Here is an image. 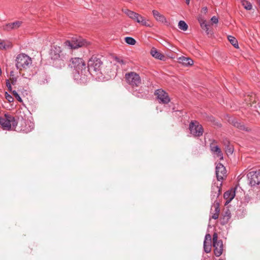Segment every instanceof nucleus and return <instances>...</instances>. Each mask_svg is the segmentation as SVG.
<instances>
[{
    "label": "nucleus",
    "mask_w": 260,
    "mask_h": 260,
    "mask_svg": "<svg viewBox=\"0 0 260 260\" xmlns=\"http://www.w3.org/2000/svg\"><path fill=\"white\" fill-rule=\"evenodd\" d=\"M69 66L73 68L75 72L73 77L75 80L79 83H85L87 81L86 64L82 58L79 57L72 58Z\"/></svg>",
    "instance_id": "f257e3e1"
},
{
    "label": "nucleus",
    "mask_w": 260,
    "mask_h": 260,
    "mask_svg": "<svg viewBox=\"0 0 260 260\" xmlns=\"http://www.w3.org/2000/svg\"><path fill=\"white\" fill-rule=\"evenodd\" d=\"M15 60L16 67L19 70L28 68L32 63L31 58L24 53L18 54Z\"/></svg>",
    "instance_id": "f03ea898"
},
{
    "label": "nucleus",
    "mask_w": 260,
    "mask_h": 260,
    "mask_svg": "<svg viewBox=\"0 0 260 260\" xmlns=\"http://www.w3.org/2000/svg\"><path fill=\"white\" fill-rule=\"evenodd\" d=\"M66 46L71 49H77L78 48L87 46L89 43L80 37H73L71 41H67L64 43Z\"/></svg>",
    "instance_id": "7ed1b4c3"
},
{
    "label": "nucleus",
    "mask_w": 260,
    "mask_h": 260,
    "mask_svg": "<svg viewBox=\"0 0 260 260\" xmlns=\"http://www.w3.org/2000/svg\"><path fill=\"white\" fill-rule=\"evenodd\" d=\"M122 12L133 21L144 26H149L148 22L141 15L127 9H123Z\"/></svg>",
    "instance_id": "20e7f679"
},
{
    "label": "nucleus",
    "mask_w": 260,
    "mask_h": 260,
    "mask_svg": "<svg viewBox=\"0 0 260 260\" xmlns=\"http://www.w3.org/2000/svg\"><path fill=\"white\" fill-rule=\"evenodd\" d=\"M103 62L101 60L95 56L91 57L88 62V70H87V74H91L92 72H100Z\"/></svg>",
    "instance_id": "39448f33"
},
{
    "label": "nucleus",
    "mask_w": 260,
    "mask_h": 260,
    "mask_svg": "<svg viewBox=\"0 0 260 260\" xmlns=\"http://www.w3.org/2000/svg\"><path fill=\"white\" fill-rule=\"evenodd\" d=\"M17 121L14 117L11 115L5 114L4 117L1 118L0 124L2 126L4 129L10 130L13 128H15L17 125Z\"/></svg>",
    "instance_id": "423d86ee"
},
{
    "label": "nucleus",
    "mask_w": 260,
    "mask_h": 260,
    "mask_svg": "<svg viewBox=\"0 0 260 260\" xmlns=\"http://www.w3.org/2000/svg\"><path fill=\"white\" fill-rule=\"evenodd\" d=\"M190 134L194 137H200L203 135L204 129L201 124L196 120L191 121L189 125Z\"/></svg>",
    "instance_id": "0eeeda50"
},
{
    "label": "nucleus",
    "mask_w": 260,
    "mask_h": 260,
    "mask_svg": "<svg viewBox=\"0 0 260 260\" xmlns=\"http://www.w3.org/2000/svg\"><path fill=\"white\" fill-rule=\"evenodd\" d=\"M125 78L126 82L133 87H138L141 83V79L139 75L135 72L126 73Z\"/></svg>",
    "instance_id": "6e6552de"
},
{
    "label": "nucleus",
    "mask_w": 260,
    "mask_h": 260,
    "mask_svg": "<svg viewBox=\"0 0 260 260\" xmlns=\"http://www.w3.org/2000/svg\"><path fill=\"white\" fill-rule=\"evenodd\" d=\"M213 246L216 256H220L223 252V243L221 240L218 239L217 234L214 233L213 235Z\"/></svg>",
    "instance_id": "1a4fd4ad"
},
{
    "label": "nucleus",
    "mask_w": 260,
    "mask_h": 260,
    "mask_svg": "<svg viewBox=\"0 0 260 260\" xmlns=\"http://www.w3.org/2000/svg\"><path fill=\"white\" fill-rule=\"evenodd\" d=\"M154 94L160 103L166 104L170 101L168 94L162 89H159L156 90Z\"/></svg>",
    "instance_id": "9d476101"
},
{
    "label": "nucleus",
    "mask_w": 260,
    "mask_h": 260,
    "mask_svg": "<svg viewBox=\"0 0 260 260\" xmlns=\"http://www.w3.org/2000/svg\"><path fill=\"white\" fill-rule=\"evenodd\" d=\"M249 183L251 186L260 184V172L252 171L247 174Z\"/></svg>",
    "instance_id": "9b49d317"
},
{
    "label": "nucleus",
    "mask_w": 260,
    "mask_h": 260,
    "mask_svg": "<svg viewBox=\"0 0 260 260\" xmlns=\"http://www.w3.org/2000/svg\"><path fill=\"white\" fill-rule=\"evenodd\" d=\"M216 175L218 181H222L226 176V171L224 166L219 162L216 166Z\"/></svg>",
    "instance_id": "f8f14e48"
},
{
    "label": "nucleus",
    "mask_w": 260,
    "mask_h": 260,
    "mask_svg": "<svg viewBox=\"0 0 260 260\" xmlns=\"http://www.w3.org/2000/svg\"><path fill=\"white\" fill-rule=\"evenodd\" d=\"M216 143L215 140H213V142L210 145V148L211 152L216 157L219 158V159L222 160L223 158V154L221 152V149L217 145H214V143Z\"/></svg>",
    "instance_id": "ddd939ff"
},
{
    "label": "nucleus",
    "mask_w": 260,
    "mask_h": 260,
    "mask_svg": "<svg viewBox=\"0 0 260 260\" xmlns=\"http://www.w3.org/2000/svg\"><path fill=\"white\" fill-rule=\"evenodd\" d=\"M221 183H220L219 185L214 183L212 185L211 197V200L213 201H214L215 200H217V198L220 195V186L221 185Z\"/></svg>",
    "instance_id": "4468645a"
},
{
    "label": "nucleus",
    "mask_w": 260,
    "mask_h": 260,
    "mask_svg": "<svg viewBox=\"0 0 260 260\" xmlns=\"http://www.w3.org/2000/svg\"><path fill=\"white\" fill-rule=\"evenodd\" d=\"M22 22L21 21H16L15 22L6 24L3 25V30L6 31L15 30L18 29L21 25Z\"/></svg>",
    "instance_id": "2eb2a0df"
},
{
    "label": "nucleus",
    "mask_w": 260,
    "mask_h": 260,
    "mask_svg": "<svg viewBox=\"0 0 260 260\" xmlns=\"http://www.w3.org/2000/svg\"><path fill=\"white\" fill-rule=\"evenodd\" d=\"M219 202L217 201V200H215L214 201V203L211 208L212 218L214 219H217L219 217Z\"/></svg>",
    "instance_id": "dca6fc26"
},
{
    "label": "nucleus",
    "mask_w": 260,
    "mask_h": 260,
    "mask_svg": "<svg viewBox=\"0 0 260 260\" xmlns=\"http://www.w3.org/2000/svg\"><path fill=\"white\" fill-rule=\"evenodd\" d=\"M61 52L60 48L58 46H54L50 51V57L52 60H57L60 58Z\"/></svg>",
    "instance_id": "f3484780"
},
{
    "label": "nucleus",
    "mask_w": 260,
    "mask_h": 260,
    "mask_svg": "<svg viewBox=\"0 0 260 260\" xmlns=\"http://www.w3.org/2000/svg\"><path fill=\"white\" fill-rule=\"evenodd\" d=\"M20 122L21 125H23V123L25 124L24 127L22 126V128L21 129V131L25 133L31 132L34 128V123L30 121H24L23 120H21Z\"/></svg>",
    "instance_id": "a211bd4d"
},
{
    "label": "nucleus",
    "mask_w": 260,
    "mask_h": 260,
    "mask_svg": "<svg viewBox=\"0 0 260 260\" xmlns=\"http://www.w3.org/2000/svg\"><path fill=\"white\" fill-rule=\"evenodd\" d=\"M152 14L153 15V17L155 19V20L159 22H161L162 23L168 24L169 23L168 21H167L166 18L164 15L160 14L158 11L157 10H153L152 11Z\"/></svg>",
    "instance_id": "6ab92c4d"
},
{
    "label": "nucleus",
    "mask_w": 260,
    "mask_h": 260,
    "mask_svg": "<svg viewBox=\"0 0 260 260\" xmlns=\"http://www.w3.org/2000/svg\"><path fill=\"white\" fill-rule=\"evenodd\" d=\"M178 60L179 63L186 67L191 66L193 63V60L189 57L181 56L178 58Z\"/></svg>",
    "instance_id": "aec40b11"
},
{
    "label": "nucleus",
    "mask_w": 260,
    "mask_h": 260,
    "mask_svg": "<svg viewBox=\"0 0 260 260\" xmlns=\"http://www.w3.org/2000/svg\"><path fill=\"white\" fill-rule=\"evenodd\" d=\"M150 54L153 57L161 60H164L165 58V56L154 47L151 49Z\"/></svg>",
    "instance_id": "412c9836"
},
{
    "label": "nucleus",
    "mask_w": 260,
    "mask_h": 260,
    "mask_svg": "<svg viewBox=\"0 0 260 260\" xmlns=\"http://www.w3.org/2000/svg\"><path fill=\"white\" fill-rule=\"evenodd\" d=\"M198 19L202 29L204 30L207 31L209 29V27L208 22L206 20H205L202 16H199Z\"/></svg>",
    "instance_id": "4be33fe9"
},
{
    "label": "nucleus",
    "mask_w": 260,
    "mask_h": 260,
    "mask_svg": "<svg viewBox=\"0 0 260 260\" xmlns=\"http://www.w3.org/2000/svg\"><path fill=\"white\" fill-rule=\"evenodd\" d=\"M235 192L233 190H229L226 191L224 193V198L226 200L228 203L230 202L235 197Z\"/></svg>",
    "instance_id": "5701e85b"
},
{
    "label": "nucleus",
    "mask_w": 260,
    "mask_h": 260,
    "mask_svg": "<svg viewBox=\"0 0 260 260\" xmlns=\"http://www.w3.org/2000/svg\"><path fill=\"white\" fill-rule=\"evenodd\" d=\"M228 39L229 42L231 43V44L235 48H239L238 43L237 40L236 39L235 37L230 35V36H228Z\"/></svg>",
    "instance_id": "b1692460"
},
{
    "label": "nucleus",
    "mask_w": 260,
    "mask_h": 260,
    "mask_svg": "<svg viewBox=\"0 0 260 260\" xmlns=\"http://www.w3.org/2000/svg\"><path fill=\"white\" fill-rule=\"evenodd\" d=\"M232 123L235 127H237L240 129L247 131L243 124H241L240 122L237 120H236L235 119L232 121Z\"/></svg>",
    "instance_id": "393cba45"
},
{
    "label": "nucleus",
    "mask_w": 260,
    "mask_h": 260,
    "mask_svg": "<svg viewBox=\"0 0 260 260\" xmlns=\"http://www.w3.org/2000/svg\"><path fill=\"white\" fill-rule=\"evenodd\" d=\"M11 47V44L9 42H0V49L6 50Z\"/></svg>",
    "instance_id": "a878e982"
},
{
    "label": "nucleus",
    "mask_w": 260,
    "mask_h": 260,
    "mask_svg": "<svg viewBox=\"0 0 260 260\" xmlns=\"http://www.w3.org/2000/svg\"><path fill=\"white\" fill-rule=\"evenodd\" d=\"M178 27L183 31H186L188 29V25L183 20H180L178 23Z\"/></svg>",
    "instance_id": "bb28decb"
},
{
    "label": "nucleus",
    "mask_w": 260,
    "mask_h": 260,
    "mask_svg": "<svg viewBox=\"0 0 260 260\" xmlns=\"http://www.w3.org/2000/svg\"><path fill=\"white\" fill-rule=\"evenodd\" d=\"M124 40L125 42L128 45H134L136 43V40L132 37H126L124 38Z\"/></svg>",
    "instance_id": "cd10ccee"
},
{
    "label": "nucleus",
    "mask_w": 260,
    "mask_h": 260,
    "mask_svg": "<svg viewBox=\"0 0 260 260\" xmlns=\"http://www.w3.org/2000/svg\"><path fill=\"white\" fill-rule=\"evenodd\" d=\"M204 250L206 253H209L211 250V243L204 242Z\"/></svg>",
    "instance_id": "c85d7f7f"
},
{
    "label": "nucleus",
    "mask_w": 260,
    "mask_h": 260,
    "mask_svg": "<svg viewBox=\"0 0 260 260\" xmlns=\"http://www.w3.org/2000/svg\"><path fill=\"white\" fill-rule=\"evenodd\" d=\"M242 4L244 8L247 10H250L252 9L251 3L246 0L242 1Z\"/></svg>",
    "instance_id": "c756f323"
},
{
    "label": "nucleus",
    "mask_w": 260,
    "mask_h": 260,
    "mask_svg": "<svg viewBox=\"0 0 260 260\" xmlns=\"http://www.w3.org/2000/svg\"><path fill=\"white\" fill-rule=\"evenodd\" d=\"M5 96L6 99L9 102H13L14 101L13 97L10 94H9L7 92H5Z\"/></svg>",
    "instance_id": "7c9ffc66"
},
{
    "label": "nucleus",
    "mask_w": 260,
    "mask_h": 260,
    "mask_svg": "<svg viewBox=\"0 0 260 260\" xmlns=\"http://www.w3.org/2000/svg\"><path fill=\"white\" fill-rule=\"evenodd\" d=\"M15 98L20 103L22 102V100L19 94L17 93L16 90H13L11 91Z\"/></svg>",
    "instance_id": "2f4dec72"
},
{
    "label": "nucleus",
    "mask_w": 260,
    "mask_h": 260,
    "mask_svg": "<svg viewBox=\"0 0 260 260\" xmlns=\"http://www.w3.org/2000/svg\"><path fill=\"white\" fill-rule=\"evenodd\" d=\"M114 60L116 61L117 62L120 63V64H125L126 62L124 61L122 58L121 57H119L117 56H115L114 58Z\"/></svg>",
    "instance_id": "473e14b6"
},
{
    "label": "nucleus",
    "mask_w": 260,
    "mask_h": 260,
    "mask_svg": "<svg viewBox=\"0 0 260 260\" xmlns=\"http://www.w3.org/2000/svg\"><path fill=\"white\" fill-rule=\"evenodd\" d=\"M204 242H207L208 243H211V236L210 234H207L205 235Z\"/></svg>",
    "instance_id": "72a5a7b5"
},
{
    "label": "nucleus",
    "mask_w": 260,
    "mask_h": 260,
    "mask_svg": "<svg viewBox=\"0 0 260 260\" xmlns=\"http://www.w3.org/2000/svg\"><path fill=\"white\" fill-rule=\"evenodd\" d=\"M6 85L8 87L9 91H10L11 92L12 90V86H11V83H10L9 80H7L6 81Z\"/></svg>",
    "instance_id": "f704fd0d"
},
{
    "label": "nucleus",
    "mask_w": 260,
    "mask_h": 260,
    "mask_svg": "<svg viewBox=\"0 0 260 260\" xmlns=\"http://www.w3.org/2000/svg\"><path fill=\"white\" fill-rule=\"evenodd\" d=\"M211 20L212 22L214 24H216L218 22V18L216 17V16H213L211 18Z\"/></svg>",
    "instance_id": "c9c22d12"
},
{
    "label": "nucleus",
    "mask_w": 260,
    "mask_h": 260,
    "mask_svg": "<svg viewBox=\"0 0 260 260\" xmlns=\"http://www.w3.org/2000/svg\"><path fill=\"white\" fill-rule=\"evenodd\" d=\"M17 82V79L15 77H13L12 79H11V83L13 85H14L16 84Z\"/></svg>",
    "instance_id": "e433bc0d"
},
{
    "label": "nucleus",
    "mask_w": 260,
    "mask_h": 260,
    "mask_svg": "<svg viewBox=\"0 0 260 260\" xmlns=\"http://www.w3.org/2000/svg\"><path fill=\"white\" fill-rule=\"evenodd\" d=\"M226 216L228 217V219L230 218V217H231L230 213L229 212V211H228L225 212L224 216Z\"/></svg>",
    "instance_id": "4c0bfd02"
},
{
    "label": "nucleus",
    "mask_w": 260,
    "mask_h": 260,
    "mask_svg": "<svg viewBox=\"0 0 260 260\" xmlns=\"http://www.w3.org/2000/svg\"><path fill=\"white\" fill-rule=\"evenodd\" d=\"M207 7H203L202 9V11L203 12L206 13L207 12Z\"/></svg>",
    "instance_id": "58836bf2"
},
{
    "label": "nucleus",
    "mask_w": 260,
    "mask_h": 260,
    "mask_svg": "<svg viewBox=\"0 0 260 260\" xmlns=\"http://www.w3.org/2000/svg\"><path fill=\"white\" fill-rule=\"evenodd\" d=\"M233 150L232 148H230L229 149V152L230 153H233Z\"/></svg>",
    "instance_id": "ea45409f"
},
{
    "label": "nucleus",
    "mask_w": 260,
    "mask_h": 260,
    "mask_svg": "<svg viewBox=\"0 0 260 260\" xmlns=\"http://www.w3.org/2000/svg\"><path fill=\"white\" fill-rule=\"evenodd\" d=\"M185 2L187 5H189L190 3V0H185Z\"/></svg>",
    "instance_id": "a19ab883"
},
{
    "label": "nucleus",
    "mask_w": 260,
    "mask_h": 260,
    "mask_svg": "<svg viewBox=\"0 0 260 260\" xmlns=\"http://www.w3.org/2000/svg\"><path fill=\"white\" fill-rule=\"evenodd\" d=\"M258 4H259V8H260V2H258Z\"/></svg>",
    "instance_id": "79ce46f5"
},
{
    "label": "nucleus",
    "mask_w": 260,
    "mask_h": 260,
    "mask_svg": "<svg viewBox=\"0 0 260 260\" xmlns=\"http://www.w3.org/2000/svg\"><path fill=\"white\" fill-rule=\"evenodd\" d=\"M260 2V0H258V2Z\"/></svg>",
    "instance_id": "37998d69"
}]
</instances>
